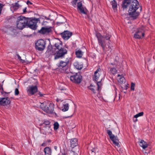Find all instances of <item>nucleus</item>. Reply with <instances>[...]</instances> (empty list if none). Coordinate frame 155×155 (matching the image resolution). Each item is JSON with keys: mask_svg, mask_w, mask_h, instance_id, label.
Instances as JSON below:
<instances>
[{"mask_svg": "<svg viewBox=\"0 0 155 155\" xmlns=\"http://www.w3.org/2000/svg\"><path fill=\"white\" fill-rule=\"evenodd\" d=\"M18 59V61L19 62H21L24 64H27L31 62V61L29 62L28 61H27L26 60V59H25V60H23L22 59Z\"/></svg>", "mask_w": 155, "mask_h": 155, "instance_id": "c85d7f7f", "label": "nucleus"}, {"mask_svg": "<svg viewBox=\"0 0 155 155\" xmlns=\"http://www.w3.org/2000/svg\"><path fill=\"white\" fill-rule=\"evenodd\" d=\"M46 19H47V20L49 19V18H46Z\"/></svg>", "mask_w": 155, "mask_h": 155, "instance_id": "13d9d810", "label": "nucleus"}, {"mask_svg": "<svg viewBox=\"0 0 155 155\" xmlns=\"http://www.w3.org/2000/svg\"><path fill=\"white\" fill-rule=\"evenodd\" d=\"M132 0H124L121 4L122 7L123 9H127L128 7H129Z\"/></svg>", "mask_w": 155, "mask_h": 155, "instance_id": "a211bd4d", "label": "nucleus"}, {"mask_svg": "<svg viewBox=\"0 0 155 155\" xmlns=\"http://www.w3.org/2000/svg\"><path fill=\"white\" fill-rule=\"evenodd\" d=\"M119 95H120V94H119ZM120 96H119V99H120Z\"/></svg>", "mask_w": 155, "mask_h": 155, "instance_id": "4d7b16f0", "label": "nucleus"}, {"mask_svg": "<svg viewBox=\"0 0 155 155\" xmlns=\"http://www.w3.org/2000/svg\"><path fill=\"white\" fill-rule=\"evenodd\" d=\"M74 67L78 70L82 69L83 67V64L81 62L76 61L73 64Z\"/></svg>", "mask_w": 155, "mask_h": 155, "instance_id": "6ab92c4d", "label": "nucleus"}, {"mask_svg": "<svg viewBox=\"0 0 155 155\" xmlns=\"http://www.w3.org/2000/svg\"><path fill=\"white\" fill-rule=\"evenodd\" d=\"M111 4L113 10H115L117 8V3L115 0H113L111 2Z\"/></svg>", "mask_w": 155, "mask_h": 155, "instance_id": "a878e982", "label": "nucleus"}, {"mask_svg": "<svg viewBox=\"0 0 155 155\" xmlns=\"http://www.w3.org/2000/svg\"><path fill=\"white\" fill-rule=\"evenodd\" d=\"M26 4H27V5H28L29 4H30V5H32V3L30 1L28 0L27 2V3H26Z\"/></svg>", "mask_w": 155, "mask_h": 155, "instance_id": "37998d69", "label": "nucleus"}, {"mask_svg": "<svg viewBox=\"0 0 155 155\" xmlns=\"http://www.w3.org/2000/svg\"><path fill=\"white\" fill-rule=\"evenodd\" d=\"M109 73L111 74L114 75L117 73V70L114 68H110Z\"/></svg>", "mask_w": 155, "mask_h": 155, "instance_id": "cd10ccee", "label": "nucleus"}, {"mask_svg": "<svg viewBox=\"0 0 155 155\" xmlns=\"http://www.w3.org/2000/svg\"><path fill=\"white\" fill-rule=\"evenodd\" d=\"M48 22L46 21H43L42 25H45V23H47Z\"/></svg>", "mask_w": 155, "mask_h": 155, "instance_id": "de8ad7c7", "label": "nucleus"}, {"mask_svg": "<svg viewBox=\"0 0 155 155\" xmlns=\"http://www.w3.org/2000/svg\"><path fill=\"white\" fill-rule=\"evenodd\" d=\"M77 5H76V6L77 7V9H78L80 8L83 7L82 6V3L81 2H80L78 3H77Z\"/></svg>", "mask_w": 155, "mask_h": 155, "instance_id": "f704fd0d", "label": "nucleus"}, {"mask_svg": "<svg viewBox=\"0 0 155 155\" xmlns=\"http://www.w3.org/2000/svg\"><path fill=\"white\" fill-rule=\"evenodd\" d=\"M26 9H27V8H26V7H25V8L23 9V13H25L27 12Z\"/></svg>", "mask_w": 155, "mask_h": 155, "instance_id": "a19ab883", "label": "nucleus"}, {"mask_svg": "<svg viewBox=\"0 0 155 155\" xmlns=\"http://www.w3.org/2000/svg\"><path fill=\"white\" fill-rule=\"evenodd\" d=\"M71 147L74 148L78 144V140L76 138H74L71 140Z\"/></svg>", "mask_w": 155, "mask_h": 155, "instance_id": "aec40b11", "label": "nucleus"}, {"mask_svg": "<svg viewBox=\"0 0 155 155\" xmlns=\"http://www.w3.org/2000/svg\"><path fill=\"white\" fill-rule=\"evenodd\" d=\"M92 55H94V54H93V53H92Z\"/></svg>", "mask_w": 155, "mask_h": 155, "instance_id": "bf43d9fd", "label": "nucleus"}, {"mask_svg": "<svg viewBox=\"0 0 155 155\" xmlns=\"http://www.w3.org/2000/svg\"><path fill=\"white\" fill-rule=\"evenodd\" d=\"M64 108L62 109V110L64 112L67 111L69 109V105L68 103H66L63 105Z\"/></svg>", "mask_w": 155, "mask_h": 155, "instance_id": "7c9ffc66", "label": "nucleus"}, {"mask_svg": "<svg viewBox=\"0 0 155 155\" xmlns=\"http://www.w3.org/2000/svg\"><path fill=\"white\" fill-rule=\"evenodd\" d=\"M140 9H141H141H142V8H141H141H140Z\"/></svg>", "mask_w": 155, "mask_h": 155, "instance_id": "052dcab7", "label": "nucleus"}, {"mask_svg": "<svg viewBox=\"0 0 155 155\" xmlns=\"http://www.w3.org/2000/svg\"><path fill=\"white\" fill-rule=\"evenodd\" d=\"M96 36L99 45L102 47L104 51H106L111 48L110 46V38L111 37V34L106 33L102 35L100 33L97 32L96 33Z\"/></svg>", "mask_w": 155, "mask_h": 155, "instance_id": "f03ea898", "label": "nucleus"}, {"mask_svg": "<svg viewBox=\"0 0 155 155\" xmlns=\"http://www.w3.org/2000/svg\"><path fill=\"white\" fill-rule=\"evenodd\" d=\"M62 38L65 40L68 39L72 35V32L68 30L64 31L61 33Z\"/></svg>", "mask_w": 155, "mask_h": 155, "instance_id": "2eb2a0df", "label": "nucleus"}, {"mask_svg": "<svg viewBox=\"0 0 155 155\" xmlns=\"http://www.w3.org/2000/svg\"><path fill=\"white\" fill-rule=\"evenodd\" d=\"M52 41L53 44V47H54V49L55 50H58L63 48V43L58 38H55Z\"/></svg>", "mask_w": 155, "mask_h": 155, "instance_id": "9d476101", "label": "nucleus"}, {"mask_svg": "<svg viewBox=\"0 0 155 155\" xmlns=\"http://www.w3.org/2000/svg\"><path fill=\"white\" fill-rule=\"evenodd\" d=\"M63 100H61V99H59L58 98H57V99H56V101L57 102H59L60 101H61V102Z\"/></svg>", "mask_w": 155, "mask_h": 155, "instance_id": "79ce46f5", "label": "nucleus"}, {"mask_svg": "<svg viewBox=\"0 0 155 155\" xmlns=\"http://www.w3.org/2000/svg\"><path fill=\"white\" fill-rule=\"evenodd\" d=\"M117 79L118 82L120 83H122L125 82V79L123 76H121L119 74L117 75Z\"/></svg>", "mask_w": 155, "mask_h": 155, "instance_id": "5701e85b", "label": "nucleus"}, {"mask_svg": "<svg viewBox=\"0 0 155 155\" xmlns=\"http://www.w3.org/2000/svg\"><path fill=\"white\" fill-rule=\"evenodd\" d=\"M91 151L92 153H94L95 154L96 152L98 151L97 149L96 148H93L91 150Z\"/></svg>", "mask_w": 155, "mask_h": 155, "instance_id": "e433bc0d", "label": "nucleus"}, {"mask_svg": "<svg viewBox=\"0 0 155 155\" xmlns=\"http://www.w3.org/2000/svg\"><path fill=\"white\" fill-rule=\"evenodd\" d=\"M17 55L18 57V58H21V57L18 54H17Z\"/></svg>", "mask_w": 155, "mask_h": 155, "instance_id": "603ef678", "label": "nucleus"}, {"mask_svg": "<svg viewBox=\"0 0 155 155\" xmlns=\"http://www.w3.org/2000/svg\"><path fill=\"white\" fill-rule=\"evenodd\" d=\"M115 94H116V91H115ZM116 94L115 98H116Z\"/></svg>", "mask_w": 155, "mask_h": 155, "instance_id": "5fc2aeb1", "label": "nucleus"}, {"mask_svg": "<svg viewBox=\"0 0 155 155\" xmlns=\"http://www.w3.org/2000/svg\"><path fill=\"white\" fill-rule=\"evenodd\" d=\"M46 146V143H45V142H44L43 143H42L41 145V146H43V147H45V146Z\"/></svg>", "mask_w": 155, "mask_h": 155, "instance_id": "c03bdc74", "label": "nucleus"}, {"mask_svg": "<svg viewBox=\"0 0 155 155\" xmlns=\"http://www.w3.org/2000/svg\"><path fill=\"white\" fill-rule=\"evenodd\" d=\"M44 152L45 155H51V150L49 147H46L44 149Z\"/></svg>", "mask_w": 155, "mask_h": 155, "instance_id": "412c9836", "label": "nucleus"}, {"mask_svg": "<svg viewBox=\"0 0 155 155\" xmlns=\"http://www.w3.org/2000/svg\"><path fill=\"white\" fill-rule=\"evenodd\" d=\"M2 90L3 91V87H2Z\"/></svg>", "mask_w": 155, "mask_h": 155, "instance_id": "6e6d98bb", "label": "nucleus"}, {"mask_svg": "<svg viewBox=\"0 0 155 155\" xmlns=\"http://www.w3.org/2000/svg\"><path fill=\"white\" fill-rule=\"evenodd\" d=\"M46 44L45 41L42 39H39L35 43V48L37 50L42 51L45 49Z\"/></svg>", "mask_w": 155, "mask_h": 155, "instance_id": "0eeeda50", "label": "nucleus"}, {"mask_svg": "<svg viewBox=\"0 0 155 155\" xmlns=\"http://www.w3.org/2000/svg\"><path fill=\"white\" fill-rule=\"evenodd\" d=\"M135 84L134 83H132L131 84V90L132 91L134 90Z\"/></svg>", "mask_w": 155, "mask_h": 155, "instance_id": "4c0bfd02", "label": "nucleus"}, {"mask_svg": "<svg viewBox=\"0 0 155 155\" xmlns=\"http://www.w3.org/2000/svg\"><path fill=\"white\" fill-rule=\"evenodd\" d=\"M59 127V125L57 122H55L54 124V130H58Z\"/></svg>", "mask_w": 155, "mask_h": 155, "instance_id": "473e14b6", "label": "nucleus"}, {"mask_svg": "<svg viewBox=\"0 0 155 155\" xmlns=\"http://www.w3.org/2000/svg\"><path fill=\"white\" fill-rule=\"evenodd\" d=\"M54 149H55V150H57V149L58 147L56 146H55L54 147Z\"/></svg>", "mask_w": 155, "mask_h": 155, "instance_id": "8fccbe9b", "label": "nucleus"}, {"mask_svg": "<svg viewBox=\"0 0 155 155\" xmlns=\"http://www.w3.org/2000/svg\"><path fill=\"white\" fill-rule=\"evenodd\" d=\"M39 95H40V96L41 97H43L44 95V94H42L41 93V92H39V93L38 94Z\"/></svg>", "mask_w": 155, "mask_h": 155, "instance_id": "49530a36", "label": "nucleus"}, {"mask_svg": "<svg viewBox=\"0 0 155 155\" xmlns=\"http://www.w3.org/2000/svg\"><path fill=\"white\" fill-rule=\"evenodd\" d=\"M64 23V22H57V24H58V23H60V24H63Z\"/></svg>", "mask_w": 155, "mask_h": 155, "instance_id": "3c124183", "label": "nucleus"}, {"mask_svg": "<svg viewBox=\"0 0 155 155\" xmlns=\"http://www.w3.org/2000/svg\"><path fill=\"white\" fill-rule=\"evenodd\" d=\"M143 112H140V113L136 114L135 115H134V118H137L139 117H140V116H143Z\"/></svg>", "mask_w": 155, "mask_h": 155, "instance_id": "72a5a7b5", "label": "nucleus"}, {"mask_svg": "<svg viewBox=\"0 0 155 155\" xmlns=\"http://www.w3.org/2000/svg\"><path fill=\"white\" fill-rule=\"evenodd\" d=\"M62 155H66V154H65V153H62Z\"/></svg>", "mask_w": 155, "mask_h": 155, "instance_id": "864d4df0", "label": "nucleus"}, {"mask_svg": "<svg viewBox=\"0 0 155 155\" xmlns=\"http://www.w3.org/2000/svg\"><path fill=\"white\" fill-rule=\"evenodd\" d=\"M134 31L135 32L134 36V38L136 39H141L144 37L145 31L142 28H137Z\"/></svg>", "mask_w": 155, "mask_h": 155, "instance_id": "423d86ee", "label": "nucleus"}, {"mask_svg": "<svg viewBox=\"0 0 155 155\" xmlns=\"http://www.w3.org/2000/svg\"><path fill=\"white\" fill-rule=\"evenodd\" d=\"M3 31L8 34L14 35L16 31L14 27L7 26L3 29Z\"/></svg>", "mask_w": 155, "mask_h": 155, "instance_id": "4468645a", "label": "nucleus"}, {"mask_svg": "<svg viewBox=\"0 0 155 155\" xmlns=\"http://www.w3.org/2000/svg\"><path fill=\"white\" fill-rule=\"evenodd\" d=\"M52 31L51 27L45 26L42 27L38 32L41 35H47Z\"/></svg>", "mask_w": 155, "mask_h": 155, "instance_id": "ddd939ff", "label": "nucleus"}, {"mask_svg": "<svg viewBox=\"0 0 155 155\" xmlns=\"http://www.w3.org/2000/svg\"><path fill=\"white\" fill-rule=\"evenodd\" d=\"M18 1L17 3H15V4H12V6L11 7V8L13 9L14 11L17 10L20 7V5L18 3Z\"/></svg>", "mask_w": 155, "mask_h": 155, "instance_id": "b1692460", "label": "nucleus"}, {"mask_svg": "<svg viewBox=\"0 0 155 155\" xmlns=\"http://www.w3.org/2000/svg\"><path fill=\"white\" fill-rule=\"evenodd\" d=\"M78 11H79V12L81 14H87V10L85 8L83 7L79 8L78 9H77Z\"/></svg>", "mask_w": 155, "mask_h": 155, "instance_id": "393cba45", "label": "nucleus"}, {"mask_svg": "<svg viewBox=\"0 0 155 155\" xmlns=\"http://www.w3.org/2000/svg\"><path fill=\"white\" fill-rule=\"evenodd\" d=\"M50 124V122L48 120H45L44 121L41 125L45 127H46L45 125H49ZM47 127V126H46Z\"/></svg>", "mask_w": 155, "mask_h": 155, "instance_id": "2f4dec72", "label": "nucleus"}, {"mask_svg": "<svg viewBox=\"0 0 155 155\" xmlns=\"http://www.w3.org/2000/svg\"><path fill=\"white\" fill-rule=\"evenodd\" d=\"M4 6V5H3L2 3H0V14L1 13L2 8Z\"/></svg>", "mask_w": 155, "mask_h": 155, "instance_id": "ea45409f", "label": "nucleus"}, {"mask_svg": "<svg viewBox=\"0 0 155 155\" xmlns=\"http://www.w3.org/2000/svg\"><path fill=\"white\" fill-rule=\"evenodd\" d=\"M67 53V50L64 47H63L56 51L54 58L63 57Z\"/></svg>", "mask_w": 155, "mask_h": 155, "instance_id": "9b49d317", "label": "nucleus"}, {"mask_svg": "<svg viewBox=\"0 0 155 155\" xmlns=\"http://www.w3.org/2000/svg\"><path fill=\"white\" fill-rule=\"evenodd\" d=\"M10 102V101L8 97H0V105H7L9 104Z\"/></svg>", "mask_w": 155, "mask_h": 155, "instance_id": "dca6fc26", "label": "nucleus"}, {"mask_svg": "<svg viewBox=\"0 0 155 155\" xmlns=\"http://www.w3.org/2000/svg\"><path fill=\"white\" fill-rule=\"evenodd\" d=\"M75 54L76 55V57L78 58L82 57L83 55V52L81 50H78L76 51Z\"/></svg>", "mask_w": 155, "mask_h": 155, "instance_id": "bb28decb", "label": "nucleus"}, {"mask_svg": "<svg viewBox=\"0 0 155 155\" xmlns=\"http://www.w3.org/2000/svg\"><path fill=\"white\" fill-rule=\"evenodd\" d=\"M88 87L89 89L91 90L94 93H96V91L95 90L96 89V87L95 86H94L91 84V85L89 86H88Z\"/></svg>", "mask_w": 155, "mask_h": 155, "instance_id": "c756f323", "label": "nucleus"}, {"mask_svg": "<svg viewBox=\"0 0 155 155\" xmlns=\"http://www.w3.org/2000/svg\"><path fill=\"white\" fill-rule=\"evenodd\" d=\"M19 94V91H18V88H16L15 89V95H18Z\"/></svg>", "mask_w": 155, "mask_h": 155, "instance_id": "58836bf2", "label": "nucleus"}, {"mask_svg": "<svg viewBox=\"0 0 155 155\" xmlns=\"http://www.w3.org/2000/svg\"><path fill=\"white\" fill-rule=\"evenodd\" d=\"M42 109L47 113L51 114L53 113L54 111L53 105L50 103L49 107L45 106Z\"/></svg>", "mask_w": 155, "mask_h": 155, "instance_id": "f3484780", "label": "nucleus"}, {"mask_svg": "<svg viewBox=\"0 0 155 155\" xmlns=\"http://www.w3.org/2000/svg\"><path fill=\"white\" fill-rule=\"evenodd\" d=\"M70 79L73 83L76 84H79L81 83L82 80V77L80 74L77 73L71 76Z\"/></svg>", "mask_w": 155, "mask_h": 155, "instance_id": "1a4fd4ad", "label": "nucleus"}, {"mask_svg": "<svg viewBox=\"0 0 155 155\" xmlns=\"http://www.w3.org/2000/svg\"><path fill=\"white\" fill-rule=\"evenodd\" d=\"M54 47H53V45H49L48 47L47 50L48 51H53V49Z\"/></svg>", "mask_w": 155, "mask_h": 155, "instance_id": "c9c22d12", "label": "nucleus"}, {"mask_svg": "<svg viewBox=\"0 0 155 155\" xmlns=\"http://www.w3.org/2000/svg\"><path fill=\"white\" fill-rule=\"evenodd\" d=\"M137 120H137V118H135V119H133V121L134 122H136L137 121Z\"/></svg>", "mask_w": 155, "mask_h": 155, "instance_id": "09e8293b", "label": "nucleus"}, {"mask_svg": "<svg viewBox=\"0 0 155 155\" xmlns=\"http://www.w3.org/2000/svg\"><path fill=\"white\" fill-rule=\"evenodd\" d=\"M38 89L37 86L31 85L27 87V92L29 95H34L38 91Z\"/></svg>", "mask_w": 155, "mask_h": 155, "instance_id": "f8f14e48", "label": "nucleus"}, {"mask_svg": "<svg viewBox=\"0 0 155 155\" xmlns=\"http://www.w3.org/2000/svg\"><path fill=\"white\" fill-rule=\"evenodd\" d=\"M140 6L137 0H132L128 12L130 17L132 18L134 20L136 19L139 15V13L136 12V11Z\"/></svg>", "mask_w": 155, "mask_h": 155, "instance_id": "7ed1b4c3", "label": "nucleus"}, {"mask_svg": "<svg viewBox=\"0 0 155 155\" xmlns=\"http://www.w3.org/2000/svg\"><path fill=\"white\" fill-rule=\"evenodd\" d=\"M101 70L100 68H98L94 72L95 78L94 80L97 82V90L100 91L101 89L102 83L101 81L102 78L101 77Z\"/></svg>", "mask_w": 155, "mask_h": 155, "instance_id": "39448f33", "label": "nucleus"}, {"mask_svg": "<svg viewBox=\"0 0 155 155\" xmlns=\"http://www.w3.org/2000/svg\"><path fill=\"white\" fill-rule=\"evenodd\" d=\"M59 89L61 91L64 90H66V89H65V88H62L61 87H59Z\"/></svg>", "mask_w": 155, "mask_h": 155, "instance_id": "a18cd8bd", "label": "nucleus"}, {"mask_svg": "<svg viewBox=\"0 0 155 155\" xmlns=\"http://www.w3.org/2000/svg\"><path fill=\"white\" fill-rule=\"evenodd\" d=\"M139 145L143 149L146 148L148 147L147 143L143 140H141V141L139 142Z\"/></svg>", "mask_w": 155, "mask_h": 155, "instance_id": "4be33fe9", "label": "nucleus"}, {"mask_svg": "<svg viewBox=\"0 0 155 155\" xmlns=\"http://www.w3.org/2000/svg\"><path fill=\"white\" fill-rule=\"evenodd\" d=\"M69 62L68 60H66L65 61H61L57 64L58 68L56 69L57 70L61 73H68V72L67 71V66Z\"/></svg>", "mask_w": 155, "mask_h": 155, "instance_id": "20e7f679", "label": "nucleus"}, {"mask_svg": "<svg viewBox=\"0 0 155 155\" xmlns=\"http://www.w3.org/2000/svg\"><path fill=\"white\" fill-rule=\"evenodd\" d=\"M39 20V18H29L20 16L18 18L16 21V27L21 30L25 27L35 30L38 27L37 23Z\"/></svg>", "mask_w": 155, "mask_h": 155, "instance_id": "f257e3e1", "label": "nucleus"}, {"mask_svg": "<svg viewBox=\"0 0 155 155\" xmlns=\"http://www.w3.org/2000/svg\"><path fill=\"white\" fill-rule=\"evenodd\" d=\"M107 133L109 136L110 140L113 141V143L118 147H120V145L118 143L119 140L117 136H114L112 134V131L109 130H107Z\"/></svg>", "mask_w": 155, "mask_h": 155, "instance_id": "6e6552de", "label": "nucleus"}]
</instances>
